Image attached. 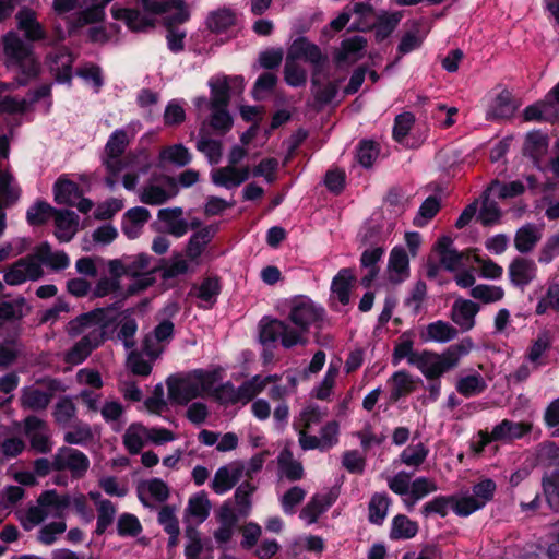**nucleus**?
Segmentation results:
<instances>
[{
  "mask_svg": "<svg viewBox=\"0 0 559 559\" xmlns=\"http://www.w3.org/2000/svg\"><path fill=\"white\" fill-rule=\"evenodd\" d=\"M111 13L114 19L124 21L132 31H145L154 25L152 19L142 15L136 10L112 7Z\"/></svg>",
  "mask_w": 559,
  "mask_h": 559,
  "instance_id": "obj_35",
  "label": "nucleus"
},
{
  "mask_svg": "<svg viewBox=\"0 0 559 559\" xmlns=\"http://www.w3.org/2000/svg\"><path fill=\"white\" fill-rule=\"evenodd\" d=\"M530 429L531 426L528 424L503 419L492 428L491 439L508 442L523 437L530 431Z\"/></svg>",
  "mask_w": 559,
  "mask_h": 559,
  "instance_id": "obj_30",
  "label": "nucleus"
},
{
  "mask_svg": "<svg viewBox=\"0 0 559 559\" xmlns=\"http://www.w3.org/2000/svg\"><path fill=\"white\" fill-rule=\"evenodd\" d=\"M199 264L191 261L188 257L183 258L181 254L174 255L168 264L163 270V278L169 280L179 275L194 273Z\"/></svg>",
  "mask_w": 559,
  "mask_h": 559,
  "instance_id": "obj_49",
  "label": "nucleus"
},
{
  "mask_svg": "<svg viewBox=\"0 0 559 559\" xmlns=\"http://www.w3.org/2000/svg\"><path fill=\"white\" fill-rule=\"evenodd\" d=\"M455 389L461 395L471 397L483 393L487 389V383L481 374L472 373L459 378Z\"/></svg>",
  "mask_w": 559,
  "mask_h": 559,
  "instance_id": "obj_50",
  "label": "nucleus"
},
{
  "mask_svg": "<svg viewBox=\"0 0 559 559\" xmlns=\"http://www.w3.org/2000/svg\"><path fill=\"white\" fill-rule=\"evenodd\" d=\"M16 21L19 29L24 32L28 40L36 41L45 38V31L33 10L22 8L16 14Z\"/></svg>",
  "mask_w": 559,
  "mask_h": 559,
  "instance_id": "obj_28",
  "label": "nucleus"
},
{
  "mask_svg": "<svg viewBox=\"0 0 559 559\" xmlns=\"http://www.w3.org/2000/svg\"><path fill=\"white\" fill-rule=\"evenodd\" d=\"M355 282L356 277L350 269H342L333 278L331 290L342 305L349 302L350 289Z\"/></svg>",
  "mask_w": 559,
  "mask_h": 559,
  "instance_id": "obj_31",
  "label": "nucleus"
},
{
  "mask_svg": "<svg viewBox=\"0 0 559 559\" xmlns=\"http://www.w3.org/2000/svg\"><path fill=\"white\" fill-rule=\"evenodd\" d=\"M337 495L332 490L316 493L302 508L300 518L308 524H313L336 500Z\"/></svg>",
  "mask_w": 559,
  "mask_h": 559,
  "instance_id": "obj_21",
  "label": "nucleus"
},
{
  "mask_svg": "<svg viewBox=\"0 0 559 559\" xmlns=\"http://www.w3.org/2000/svg\"><path fill=\"white\" fill-rule=\"evenodd\" d=\"M43 276L44 269L32 253L12 263L4 271L3 280L10 286H19L27 281H38Z\"/></svg>",
  "mask_w": 559,
  "mask_h": 559,
  "instance_id": "obj_11",
  "label": "nucleus"
},
{
  "mask_svg": "<svg viewBox=\"0 0 559 559\" xmlns=\"http://www.w3.org/2000/svg\"><path fill=\"white\" fill-rule=\"evenodd\" d=\"M501 211L498 204L489 199V192L485 191L483 197V205L477 219L485 226L493 225L499 222Z\"/></svg>",
  "mask_w": 559,
  "mask_h": 559,
  "instance_id": "obj_62",
  "label": "nucleus"
},
{
  "mask_svg": "<svg viewBox=\"0 0 559 559\" xmlns=\"http://www.w3.org/2000/svg\"><path fill=\"white\" fill-rule=\"evenodd\" d=\"M56 237L61 242L70 241L76 233L79 216L69 210H55Z\"/></svg>",
  "mask_w": 559,
  "mask_h": 559,
  "instance_id": "obj_25",
  "label": "nucleus"
},
{
  "mask_svg": "<svg viewBox=\"0 0 559 559\" xmlns=\"http://www.w3.org/2000/svg\"><path fill=\"white\" fill-rule=\"evenodd\" d=\"M429 450L419 442L407 445L400 454L399 461L408 467L418 468L427 459Z\"/></svg>",
  "mask_w": 559,
  "mask_h": 559,
  "instance_id": "obj_54",
  "label": "nucleus"
},
{
  "mask_svg": "<svg viewBox=\"0 0 559 559\" xmlns=\"http://www.w3.org/2000/svg\"><path fill=\"white\" fill-rule=\"evenodd\" d=\"M211 87V108H226L231 92L241 93L243 91V80L241 78H214L210 81Z\"/></svg>",
  "mask_w": 559,
  "mask_h": 559,
  "instance_id": "obj_13",
  "label": "nucleus"
},
{
  "mask_svg": "<svg viewBox=\"0 0 559 559\" xmlns=\"http://www.w3.org/2000/svg\"><path fill=\"white\" fill-rule=\"evenodd\" d=\"M537 461L546 471L543 476V490L551 510L559 511V448L554 443L543 444Z\"/></svg>",
  "mask_w": 559,
  "mask_h": 559,
  "instance_id": "obj_5",
  "label": "nucleus"
},
{
  "mask_svg": "<svg viewBox=\"0 0 559 559\" xmlns=\"http://www.w3.org/2000/svg\"><path fill=\"white\" fill-rule=\"evenodd\" d=\"M257 490V486L250 481L241 483L235 490L234 500L238 514L247 518L252 508L251 496Z\"/></svg>",
  "mask_w": 559,
  "mask_h": 559,
  "instance_id": "obj_53",
  "label": "nucleus"
},
{
  "mask_svg": "<svg viewBox=\"0 0 559 559\" xmlns=\"http://www.w3.org/2000/svg\"><path fill=\"white\" fill-rule=\"evenodd\" d=\"M469 295L484 304H493L503 299L504 289L501 286L479 284L471 289Z\"/></svg>",
  "mask_w": 559,
  "mask_h": 559,
  "instance_id": "obj_58",
  "label": "nucleus"
},
{
  "mask_svg": "<svg viewBox=\"0 0 559 559\" xmlns=\"http://www.w3.org/2000/svg\"><path fill=\"white\" fill-rule=\"evenodd\" d=\"M174 323L170 320H163L155 326L152 333L143 340V350L152 359L158 358L166 345L174 336Z\"/></svg>",
  "mask_w": 559,
  "mask_h": 559,
  "instance_id": "obj_16",
  "label": "nucleus"
},
{
  "mask_svg": "<svg viewBox=\"0 0 559 559\" xmlns=\"http://www.w3.org/2000/svg\"><path fill=\"white\" fill-rule=\"evenodd\" d=\"M278 472L282 477L290 481L304 478L305 472L300 461L294 457L289 448H284L277 456Z\"/></svg>",
  "mask_w": 559,
  "mask_h": 559,
  "instance_id": "obj_29",
  "label": "nucleus"
},
{
  "mask_svg": "<svg viewBox=\"0 0 559 559\" xmlns=\"http://www.w3.org/2000/svg\"><path fill=\"white\" fill-rule=\"evenodd\" d=\"M72 63L73 57L68 50L62 49L50 56V70L55 73L58 82H70Z\"/></svg>",
  "mask_w": 559,
  "mask_h": 559,
  "instance_id": "obj_40",
  "label": "nucleus"
},
{
  "mask_svg": "<svg viewBox=\"0 0 559 559\" xmlns=\"http://www.w3.org/2000/svg\"><path fill=\"white\" fill-rule=\"evenodd\" d=\"M542 238V229L534 224L522 226L515 234L514 247L521 253L531 252Z\"/></svg>",
  "mask_w": 559,
  "mask_h": 559,
  "instance_id": "obj_36",
  "label": "nucleus"
},
{
  "mask_svg": "<svg viewBox=\"0 0 559 559\" xmlns=\"http://www.w3.org/2000/svg\"><path fill=\"white\" fill-rule=\"evenodd\" d=\"M552 343L554 334L549 330L540 331L528 346L525 359L533 365L534 368L544 366V356L551 348Z\"/></svg>",
  "mask_w": 559,
  "mask_h": 559,
  "instance_id": "obj_23",
  "label": "nucleus"
},
{
  "mask_svg": "<svg viewBox=\"0 0 559 559\" xmlns=\"http://www.w3.org/2000/svg\"><path fill=\"white\" fill-rule=\"evenodd\" d=\"M508 275L513 286L523 289L536 278L537 265L531 259L516 257L508 266Z\"/></svg>",
  "mask_w": 559,
  "mask_h": 559,
  "instance_id": "obj_18",
  "label": "nucleus"
},
{
  "mask_svg": "<svg viewBox=\"0 0 559 559\" xmlns=\"http://www.w3.org/2000/svg\"><path fill=\"white\" fill-rule=\"evenodd\" d=\"M192 160L189 150L182 144L166 146L159 152V162L163 164H173L177 167H185Z\"/></svg>",
  "mask_w": 559,
  "mask_h": 559,
  "instance_id": "obj_46",
  "label": "nucleus"
},
{
  "mask_svg": "<svg viewBox=\"0 0 559 559\" xmlns=\"http://www.w3.org/2000/svg\"><path fill=\"white\" fill-rule=\"evenodd\" d=\"M213 231L211 228L205 227L194 233L187 245L186 255L200 265V257L205 249L206 245L211 241Z\"/></svg>",
  "mask_w": 559,
  "mask_h": 559,
  "instance_id": "obj_45",
  "label": "nucleus"
},
{
  "mask_svg": "<svg viewBox=\"0 0 559 559\" xmlns=\"http://www.w3.org/2000/svg\"><path fill=\"white\" fill-rule=\"evenodd\" d=\"M391 502L392 500L386 493H373L368 504L369 522L376 525H381L388 515Z\"/></svg>",
  "mask_w": 559,
  "mask_h": 559,
  "instance_id": "obj_41",
  "label": "nucleus"
},
{
  "mask_svg": "<svg viewBox=\"0 0 559 559\" xmlns=\"http://www.w3.org/2000/svg\"><path fill=\"white\" fill-rule=\"evenodd\" d=\"M55 201L58 204H76V201L81 198V190L79 186L64 178L60 177L53 186Z\"/></svg>",
  "mask_w": 559,
  "mask_h": 559,
  "instance_id": "obj_37",
  "label": "nucleus"
},
{
  "mask_svg": "<svg viewBox=\"0 0 559 559\" xmlns=\"http://www.w3.org/2000/svg\"><path fill=\"white\" fill-rule=\"evenodd\" d=\"M2 41L5 66L15 72V82L19 86L27 85L39 74L40 70L32 46L14 32L8 33Z\"/></svg>",
  "mask_w": 559,
  "mask_h": 559,
  "instance_id": "obj_2",
  "label": "nucleus"
},
{
  "mask_svg": "<svg viewBox=\"0 0 559 559\" xmlns=\"http://www.w3.org/2000/svg\"><path fill=\"white\" fill-rule=\"evenodd\" d=\"M457 336V330L449 322L438 320L429 323L421 338L425 342L448 343Z\"/></svg>",
  "mask_w": 559,
  "mask_h": 559,
  "instance_id": "obj_32",
  "label": "nucleus"
},
{
  "mask_svg": "<svg viewBox=\"0 0 559 559\" xmlns=\"http://www.w3.org/2000/svg\"><path fill=\"white\" fill-rule=\"evenodd\" d=\"M25 298L19 297L12 301L0 302V326L7 322L17 321L24 317Z\"/></svg>",
  "mask_w": 559,
  "mask_h": 559,
  "instance_id": "obj_57",
  "label": "nucleus"
},
{
  "mask_svg": "<svg viewBox=\"0 0 559 559\" xmlns=\"http://www.w3.org/2000/svg\"><path fill=\"white\" fill-rule=\"evenodd\" d=\"M69 507V495H58L56 490H47L38 497L36 506L29 507L19 515V520L24 530L31 531L48 516H61Z\"/></svg>",
  "mask_w": 559,
  "mask_h": 559,
  "instance_id": "obj_4",
  "label": "nucleus"
},
{
  "mask_svg": "<svg viewBox=\"0 0 559 559\" xmlns=\"http://www.w3.org/2000/svg\"><path fill=\"white\" fill-rule=\"evenodd\" d=\"M177 181L170 176L152 177L140 191V201L148 205H160L176 197Z\"/></svg>",
  "mask_w": 559,
  "mask_h": 559,
  "instance_id": "obj_9",
  "label": "nucleus"
},
{
  "mask_svg": "<svg viewBox=\"0 0 559 559\" xmlns=\"http://www.w3.org/2000/svg\"><path fill=\"white\" fill-rule=\"evenodd\" d=\"M34 258L53 271L64 270L70 265V259L64 251H52L48 242L37 246L33 252Z\"/></svg>",
  "mask_w": 559,
  "mask_h": 559,
  "instance_id": "obj_24",
  "label": "nucleus"
},
{
  "mask_svg": "<svg viewBox=\"0 0 559 559\" xmlns=\"http://www.w3.org/2000/svg\"><path fill=\"white\" fill-rule=\"evenodd\" d=\"M548 139L539 132L528 133L524 143V152L535 160L546 155Z\"/></svg>",
  "mask_w": 559,
  "mask_h": 559,
  "instance_id": "obj_59",
  "label": "nucleus"
},
{
  "mask_svg": "<svg viewBox=\"0 0 559 559\" xmlns=\"http://www.w3.org/2000/svg\"><path fill=\"white\" fill-rule=\"evenodd\" d=\"M516 109V105L512 95L508 91H502L495 98L487 117L490 119H504L510 118Z\"/></svg>",
  "mask_w": 559,
  "mask_h": 559,
  "instance_id": "obj_44",
  "label": "nucleus"
},
{
  "mask_svg": "<svg viewBox=\"0 0 559 559\" xmlns=\"http://www.w3.org/2000/svg\"><path fill=\"white\" fill-rule=\"evenodd\" d=\"M418 532V525L404 514L392 519L390 538L394 540L413 538Z\"/></svg>",
  "mask_w": 559,
  "mask_h": 559,
  "instance_id": "obj_48",
  "label": "nucleus"
},
{
  "mask_svg": "<svg viewBox=\"0 0 559 559\" xmlns=\"http://www.w3.org/2000/svg\"><path fill=\"white\" fill-rule=\"evenodd\" d=\"M211 510V501L205 491L198 492L189 498L186 513L198 520L199 523L204 522Z\"/></svg>",
  "mask_w": 559,
  "mask_h": 559,
  "instance_id": "obj_52",
  "label": "nucleus"
},
{
  "mask_svg": "<svg viewBox=\"0 0 559 559\" xmlns=\"http://www.w3.org/2000/svg\"><path fill=\"white\" fill-rule=\"evenodd\" d=\"M236 13L228 8L212 11L206 17V25L213 33H223L236 24Z\"/></svg>",
  "mask_w": 559,
  "mask_h": 559,
  "instance_id": "obj_39",
  "label": "nucleus"
},
{
  "mask_svg": "<svg viewBox=\"0 0 559 559\" xmlns=\"http://www.w3.org/2000/svg\"><path fill=\"white\" fill-rule=\"evenodd\" d=\"M455 500H459L457 495L444 497H436L431 501H428L424 504L421 509V513L424 516L428 518L431 514H439L440 516H445L448 514L449 509H452L455 513Z\"/></svg>",
  "mask_w": 559,
  "mask_h": 559,
  "instance_id": "obj_55",
  "label": "nucleus"
},
{
  "mask_svg": "<svg viewBox=\"0 0 559 559\" xmlns=\"http://www.w3.org/2000/svg\"><path fill=\"white\" fill-rule=\"evenodd\" d=\"M136 331V320L130 313H128V311L123 312L118 322L117 337L122 342L126 348H134Z\"/></svg>",
  "mask_w": 559,
  "mask_h": 559,
  "instance_id": "obj_51",
  "label": "nucleus"
},
{
  "mask_svg": "<svg viewBox=\"0 0 559 559\" xmlns=\"http://www.w3.org/2000/svg\"><path fill=\"white\" fill-rule=\"evenodd\" d=\"M250 176L249 167L237 168L231 165L219 167L211 173L212 182L215 186L233 189L239 187L248 180Z\"/></svg>",
  "mask_w": 559,
  "mask_h": 559,
  "instance_id": "obj_22",
  "label": "nucleus"
},
{
  "mask_svg": "<svg viewBox=\"0 0 559 559\" xmlns=\"http://www.w3.org/2000/svg\"><path fill=\"white\" fill-rule=\"evenodd\" d=\"M496 490L497 485L492 479L481 478L473 485L471 491L457 493L455 514L465 518L483 509L493 499Z\"/></svg>",
  "mask_w": 559,
  "mask_h": 559,
  "instance_id": "obj_6",
  "label": "nucleus"
},
{
  "mask_svg": "<svg viewBox=\"0 0 559 559\" xmlns=\"http://www.w3.org/2000/svg\"><path fill=\"white\" fill-rule=\"evenodd\" d=\"M52 393L36 386H26L22 390L21 406L25 409L43 411L51 402Z\"/></svg>",
  "mask_w": 559,
  "mask_h": 559,
  "instance_id": "obj_33",
  "label": "nucleus"
},
{
  "mask_svg": "<svg viewBox=\"0 0 559 559\" xmlns=\"http://www.w3.org/2000/svg\"><path fill=\"white\" fill-rule=\"evenodd\" d=\"M88 467V457L76 449L61 447L53 455V471H69L73 478H82Z\"/></svg>",
  "mask_w": 559,
  "mask_h": 559,
  "instance_id": "obj_12",
  "label": "nucleus"
},
{
  "mask_svg": "<svg viewBox=\"0 0 559 559\" xmlns=\"http://www.w3.org/2000/svg\"><path fill=\"white\" fill-rule=\"evenodd\" d=\"M402 19L401 12H382L378 15L376 27V37L378 40L385 39L399 25Z\"/></svg>",
  "mask_w": 559,
  "mask_h": 559,
  "instance_id": "obj_56",
  "label": "nucleus"
},
{
  "mask_svg": "<svg viewBox=\"0 0 559 559\" xmlns=\"http://www.w3.org/2000/svg\"><path fill=\"white\" fill-rule=\"evenodd\" d=\"M412 361L413 366H416L429 380L438 379L447 371L452 370L444 352L438 354L431 350H423Z\"/></svg>",
  "mask_w": 559,
  "mask_h": 559,
  "instance_id": "obj_15",
  "label": "nucleus"
},
{
  "mask_svg": "<svg viewBox=\"0 0 559 559\" xmlns=\"http://www.w3.org/2000/svg\"><path fill=\"white\" fill-rule=\"evenodd\" d=\"M212 386V374L202 370L182 377H170L167 380L168 399L173 403L186 405L209 393Z\"/></svg>",
  "mask_w": 559,
  "mask_h": 559,
  "instance_id": "obj_3",
  "label": "nucleus"
},
{
  "mask_svg": "<svg viewBox=\"0 0 559 559\" xmlns=\"http://www.w3.org/2000/svg\"><path fill=\"white\" fill-rule=\"evenodd\" d=\"M473 348L474 342L471 337H464L460 342L449 346L444 353L452 369L457 367L461 358L468 355Z\"/></svg>",
  "mask_w": 559,
  "mask_h": 559,
  "instance_id": "obj_63",
  "label": "nucleus"
},
{
  "mask_svg": "<svg viewBox=\"0 0 559 559\" xmlns=\"http://www.w3.org/2000/svg\"><path fill=\"white\" fill-rule=\"evenodd\" d=\"M226 389L233 391L234 393L231 402H242L246 404L253 400L258 394H260L264 390V386L262 377L254 376L248 381L243 382L237 390H234L231 385L226 386Z\"/></svg>",
  "mask_w": 559,
  "mask_h": 559,
  "instance_id": "obj_42",
  "label": "nucleus"
},
{
  "mask_svg": "<svg viewBox=\"0 0 559 559\" xmlns=\"http://www.w3.org/2000/svg\"><path fill=\"white\" fill-rule=\"evenodd\" d=\"M243 462L233 461L215 472L210 486L215 493L224 495L243 477Z\"/></svg>",
  "mask_w": 559,
  "mask_h": 559,
  "instance_id": "obj_17",
  "label": "nucleus"
},
{
  "mask_svg": "<svg viewBox=\"0 0 559 559\" xmlns=\"http://www.w3.org/2000/svg\"><path fill=\"white\" fill-rule=\"evenodd\" d=\"M323 308L317 306L308 298L294 300L288 314L289 321L295 325L293 330L299 333L304 344L306 343L305 334L311 326H317L323 320Z\"/></svg>",
  "mask_w": 559,
  "mask_h": 559,
  "instance_id": "obj_7",
  "label": "nucleus"
},
{
  "mask_svg": "<svg viewBox=\"0 0 559 559\" xmlns=\"http://www.w3.org/2000/svg\"><path fill=\"white\" fill-rule=\"evenodd\" d=\"M548 310L559 312V283L548 285L545 295L538 300L535 313L545 314Z\"/></svg>",
  "mask_w": 559,
  "mask_h": 559,
  "instance_id": "obj_60",
  "label": "nucleus"
},
{
  "mask_svg": "<svg viewBox=\"0 0 559 559\" xmlns=\"http://www.w3.org/2000/svg\"><path fill=\"white\" fill-rule=\"evenodd\" d=\"M440 210V200L437 197H428L420 205L413 223L417 227H424Z\"/></svg>",
  "mask_w": 559,
  "mask_h": 559,
  "instance_id": "obj_61",
  "label": "nucleus"
},
{
  "mask_svg": "<svg viewBox=\"0 0 559 559\" xmlns=\"http://www.w3.org/2000/svg\"><path fill=\"white\" fill-rule=\"evenodd\" d=\"M139 498L144 504H148L147 499L156 502H164L169 497V487L159 478H152L142 483L139 488Z\"/></svg>",
  "mask_w": 559,
  "mask_h": 559,
  "instance_id": "obj_34",
  "label": "nucleus"
},
{
  "mask_svg": "<svg viewBox=\"0 0 559 559\" xmlns=\"http://www.w3.org/2000/svg\"><path fill=\"white\" fill-rule=\"evenodd\" d=\"M389 278L393 283H401L409 276V258L402 247L392 249L389 258Z\"/></svg>",
  "mask_w": 559,
  "mask_h": 559,
  "instance_id": "obj_27",
  "label": "nucleus"
},
{
  "mask_svg": "<svg viewBox=\"0 0 559 559\" xmlns=\"http://www.w3.org/2000/svg\"><path fill=\"white\" fill-rule=\"evenodd\" d=\"M130 143V136L126 130L119 129L111 133L109 136L103 155V164L108 173L119 175L127 166L122 159L127 146Z\"/></svg>",
  "mask_w": 559,
  "mask_h": 559,
  "instance_id": "obj_10",
  "label": "nucleus"
},
{
  "mask_svg": "<svg viewBox=\"0 0 559 559\" xmlns=\"http://www.w3.org/2000/svg\"><path fill=\"white\" fill-rule=\"evenodd\" d=\"M76 416V407L69 397L59 400L53 409V418L60 426H68Z\"/></svg>",
  "mask_w": 559,
  "mask_h": 559,
  "instance_id": "obj_64",
  "label": "nucleus"
},
{
  "mask_svg": "<svg viewBox=\"0 0 559 559\" xmlns=\"http://www.w3.org/2000/svg\"><path fill=\"white\" fill-rule=\"evenodd\" d=\"M366 39L361 36H354L342 41L341 47L336 55L338 62L353 63L362 56V50L366 47Z\"/></svg>",
  "mask_w": 559,
  "mask_h": 559,
  "instance_id": "obj_38",
  "label": "nucleus"
},
{
  "mask_svg": "<svg viewBox=\"0 0 559 559\" xmlns=\"http://www.w3.org/2000/svg\"><path fill=\"white\" fill-rule=\"evenodd\" d=\"M281 341L285 348H292L298 344H304L299 333L293 330L287 322L276 319H262L260 322V342L262 344L275 343Z\"/></svg>",
  "mask_w": 559,
  "mask_h": 559,
  "instance_id": "obj_8",
  "label": "nucleus"
},
{
  "mask_svg": "<svg viewBox=\"0 0 559 559\" xmlns=\"http://www.w3.org/2000/svg\"><path fill=\"white\" fill-rule=\"evenodd\" d=\"M111 325V319L104 309H97L81 314L69 324V334L85 335L78 341L66 354V361L72 365L83 362L91 353L100 346L106 340L107 330Z\"/></svg>",
  "mask_w": 559,
  "mask_h": 559,
  "instance_id": "obj_1",
  "label": "nucleus"
},
{
  "mask_svg": "<svg viewBox=\"0 0 559 559\" xmlns=\"http://www.w3.org/2000/svg\"><path fill=\"white\" fill-rule=\"evenodd\" d=\"M479 309L476 302L469 299L457 298L452 305L450 318L462 331L466 332L475 326V317Z\"/></svg>",
  "mask_w": 559,
  "mask_h": 559,
  "instance_id": "obj_20",
  "label": "nucleus"
},
{
  "mask_svg": "<svg viewBox=\"0 0 559 559\" xmlns=\"http://www.w3.org/2000/svg\"><path fill=\"white\" fill-rule=\"evenodd\" d=\"M183 211L181 207L162 209L157 213V217L165 225V230L179 238L187 234L188 223L182 218Z\"/></svg>",
  "mask_w": 559,
  "mask_h": 559,
  "instance_id": "obj_26",
  "label": "nucleus"
},
{
  "mask_svg": "<svg viewBox=\"0 0 559 559\" xmlns=\"http://www.w3.org/2000/svg\"><path fill=\"white\" fill-rule=\"evenodd\" d=\"M147 441V428L141 424H131L124 435L123 444L130 454H138Z\"/></svg>",
  "mask_w": 559,
  "mask_h": 559,
  "instance_id": "obj_43",
  "label": "nucleus"
},
{
  "mask_svg": "<svg viewBox=\"0 0 559 559\" xmlns=\"http://www.w3.org/2000/svg\"><path fill=\"white\" fill-rule=\"evenodd\" d=\"M435 250L439 255L440 264L450 272L463 267L464 259H467L466 252H459L453 247V240L449 236L440 237L435 245Z\"/></svg>",
  "mask_w": 559,
  "mask_h": 559,
  "instance_id": "obj_19",
  "label": "nucleus"
},
{
  "mask_svg": "<svg viewBox=\"0 0 559 559\" xmlns=\"http://www.w3.org/2000/svg\"><path fill=\"white\" fill-rule=\"evenodd\" d=\"M24 432L29 439L33 450L38 453H49L52 450L50 431L45 420L36 416H28L24 419Z\"/></svg>",
  "mask_w": 559,
  "mask_h": 559,
  "instance_id": "obj_14",
  "label": "nucleus"
},
{
  "mask_svg": "<svg viewBox=\"0 0 559 559\" xmlns=\"http://www.w3.org/2000/svg\"><path fill=\"white\" fill-rule=\"evenodd\" d=\"M389 383L391 384L390 400L392 402H397L414 390V381L411 374L404 370L394 372Z\"/></svg>",
  "mask_w": 559,
  "mask_h": 559,
  "instance_id": "obj_47",
  "label": "nucleus"
}]
</instances>
